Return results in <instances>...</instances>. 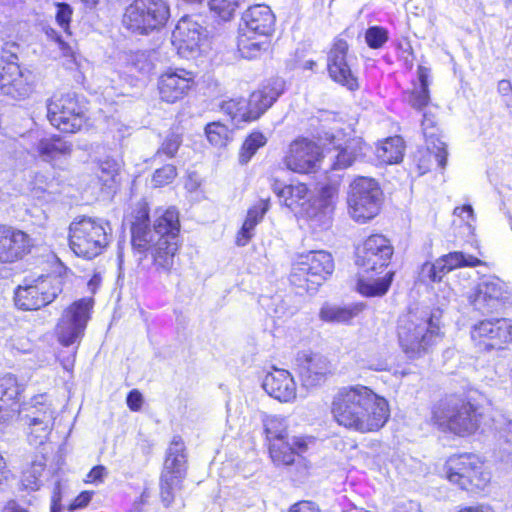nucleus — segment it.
Listing matches in <instances>:
<instances>
[{
  "mask_svg": "<svg viewBox=\"0 0 512 512\" xmlns=\"http://www.w3.org/2000/svg\"><path fill=\"white\" fill-rule=\"evenodd\" d=\"M338 195V184L328 183L321 186L317 198H313V210L315 212L313 231L327 230L332 226Z\"/></svg>",
  "mask_w": 512,
  "mask_h": 512,
  "instance_id": "nucleus-30",
  "label": "nucleus"
},
{
  "mask_svg": "<svg viewBox=\"0 0 512 512\" xmlns=\"http://www.w3.org/2000/svg\"><path fill=\"white\" fill-rule=\"evenodd\" d=\"M93 297H83L66 306L59 317L54 333L57 342L63 347L80 345L94 308Z\"/></svg>",
  "mask_w": 512,
  "mask_h": 512,
  "instance_id": "nucleus-17",
  "label": "nucleus"
},
{
  "mask_svg": "<svg viewBox=\"0 0 512 512\" xmlns=\"http://www.w3.org/2000/svg\"><path fill=\"white\" fill-rule=\"evenodd\" d=\"M272 190L280 201L282 207L287 208L301 223L313 231L315 212L313 210V196L307 183L296 181L285 185H272Z\"/></svg>",
  "mask_w": 512,
  "mask_h": 512,
  "instance_id": "nucleus-21",
  "label": "nucleus"
},
{
  "mask_svg": "<svg viewBox=\"0 0 512 512\" xmlns=\"http://www.w3.org/2000/svg\"><path fill=\"white\" fill-rule=\"evenodd\" d=\"M365 305L356 303L348 306H339L324 303L319 310V318L323 322L336 324H351L352 320L363 312Z\"/></svg>",
  "mask_w": 512,
  "mask_h": 512,
  "instance_id": "nucleus-36",
  "label": "nucleus"
},
{
  "mask_svg": "<svg viewBox=\"0 0 512 512\" xmlns=\"http://www.w3.org/2000/svg\"><path fill=\"white\" fill-rule=\"evenodd\" d=\"M188 470V453L180 435H174L165 453L159 477V495L166 507L175 500V491L183 487Z\"/></svg>",
  "mask_w": 512,
  "mask_h": 512,
  "instance_id": "nucleus-16",
  "label": "nucleus"
},
{
  "mask_svg": "<svg viewBox=\"0 0 512 512\" xmlns=\"http://www.w3.org/2000/svg\"><path fill=\"white\" fill-rule=\"evenodd\" d=\"M470 338L479 352L502 351L512 344V318H485L470 330Z\"/></svg>",
  "mask_w": 512,
  "mask_h": 512,
  "instance_id": "nucleus-18",
  "label": "nucleus"
},
{
  "mask_svg": "<svg viewBox=\"0 0 512 512\" xmlns=\"http://www.w3.org/2000/svg\"><path fill=\"white\" fill-rule=\"evenodd\" d=\"M364 40L370 49H382L389 40V31L383 26H370L364 32Z\"/></svg>",
  "mask_w": 512,
  "mask_h": 512,
  "instance_id": "nucleus-43",
  "label": "nucleus"
},
{
  "mask_svg": "<svg viewBox=\"0 0 512 512\" xmlns=\"http://www.w3.org/2000/svg\"><path fill=\"white\" fill-rule=\"evenodd\" d=\"M484 406L465 393H447L430 409V424L439 432L458 438L477 434L486 423Z\"/></svg>",
  "mask_w": 512,
  "mask_h": 512,
  "instance_id": "nucleus-4",
  "label": "nucleus"
},
{
  "mask_svg": "<svg viewBox=\"0 0 512 512\" xmlns=\"http://www.w3.org/2000/svg\"><path fill=\"white\" fill-rule=\"evenodd\" d=\"M497 92L507 107H512V83L508 79L499 80Z\"/></svg>",
  "mask_w": 512,
  "mask_h": 512,
  "instance_id": "nucleus-52",
  "label": "nucleus"
},
{
  "mask_svg": "<svg viewBox=\"0 0 512 512\" xmlns=\"http://www.w3.org/2000/svg\"><path fill=\"white\" fill-rule=\"evenodd\" d=\"M268 136L262 130L252 129L243 139L239 151L238 162L241 165L248 164L252 158L268 144Z\"/></svg>",
  "mask_w": 512,
  "mask_h": 512,
  "instance_id": "nucleus-38",
  "label": "nucleus"
},
{
  "mask_svg": "<svg viewBox=\"0 0 512 512\" xmlns=\"http://www.w3.org/2000/svg\"><path fill=\"white\" fill-rule=\"evenodd\" d=\"M352 40L348 28L334 36L325 52V67L328 78L334 84L356 93L361 88V79L350 60Z\"/></svg>",
  "mask_w": 512,
  "mask_h": 512,
  "instance_id": "nucleus-13",
  "label": "nucleus"
},
{
  "mask_svg": "<svg viewBox=\"0 0 512 512\" xmlns=\"http://www.w3.org/2000/svg\"><path fill=\"white\" fill-rule=\"evenodd\" d=\"M205 134L212 145H220L224 137V124L220 121L208 123L205 127Z\"/></svg>",
  "mask_w": 512,
  "mask_h": 512,
  "instance_id": "nucleus-50",
  "label": "nucleus"
},
{
  "mask_svg": "<svg viewBox=\"0 0 512 512\" xmlns=\"http://www.w3.org/2000/svg\"><path fill=\"white\" fill-rule=\"evenodd\" d=\"M44 32L49 40L58 44L59 48L63 51L64 54H72L71 47L62 40L60 34L54 28L47 27L44 29Z\"/></svg>",
  "mask_w": 512,
  "mask_h": 512,
  "instance_id": "nucleus-56",
  "label": "nucleus"
},
{
  "mask_svg": "<svg viewBox=\"0 0 512 512\" xmlns=\"http://www.w3.org/2000/svg\"><path fill=\"white\" fill-rule=\"evenodd\" d=\"M457 512H493L492 509L484 504H477L472 506H464L457 510Z\"/></svg>",
  "mask_w": 512,
  "mask_h": 512,
  "instance_id": "nucleus-60",
  "label": "nucleus"
},
{
  "mask_svg": "<svg viewBox=\"0 0 512 512\" xmlns=\"http://www.w3.org/2000/svg\"><path fill=\"white\" fill-rule=\"evenodd\" d=\"M182 144V135L176 132L169 133L156 151V156L174 158Z\"/></svg>",
  "mask_w": 512,
  "mask_h": 512,
  "instance_id": "nucleus-46",
  "label": "nucleus"
},
{
  "mask_svg": "<svg viewBox=\"0 0 512 512\" xmlns=\"http://www.w3.org/2000/svg\"><path fill=\"white\" fill-rule=\"evenodd\" d=\"M150 212V205L145 199L131 207V249L140 260L150 258L157 272L169 273L183 244L180 212L175 206L157 209L152 222Z\"/></svg>",
  "mask_w": 512,
  "mask_h": 512,
  "instance_id": "nucleus-1",
  "label": "nucleus"
},
{
  "mask_svg": "<svg viewBox=\"0 0 512 512\" xmlns=\"http://www.w3.org/2000/svg\"><path fill=\"white\" fill-rule=\"evenodd\" d=\"M2 512H30V511H28L26 508L22 507L16 500L11 499L5 503Z\"/></svg>",
  "mask_w": 512,
  "mask_h": 512,
  "instance_id": "nucleus-59",
  "label": "nucleus"
},
{
  "mask_svg": "<svg viewBox=\"0 0 512 512\" xmlns=\"http://www.w3.org/2000/svg\"><path fill=\"white\" fill-rule=\"evenodd\" d=\"M93 491H81L69 504V510L85 508L92 500Z\"/></svg>",
  "mask_w": 512,
  "mask_h": 512,
  "instance_id": "nucleus-53",
  "label": "nucleus"
},
{
  "mask_svg": "<svg viewBox=\"0 0 512 512\" xmlns=\"http://www.w3.org/2000/svg\"><path fill=\"white\" fill-rule=\"evenodd\" d=\"M417 74L420 87L418 89H412L408 91V103L413 109L417 111H423L431 103L428 81L429 69L419 65L417 68Z\"/></svg>",
  "mask_w": 512,
  "mask_h": 512,
  "instance_id": "nucleus-39",
  "label": "nucleus"
},
{
  "mask_svg": "<svg viewBox=\"0 0 512 512\" xmlns=\"http://www.w3.org/2000/svg\"><path fill=\"white\" fill-rule=\"evenodd\" d=\"M440 477L456 489L471 495L484 492L491 484L492 472L479 454L458 451L443 460Z\"/></svg>",
  "mask_w": 512,
  "mask_h": 512,
  "instance_id": "nucleus-6",
  "label": "nucleus"
},
{
  "mask_svg": "<svg viewBox=\"0 0 512 512\" xmlns=\"http://www.w3.org/2000/svg\"><path fill=\"white\" fill-rule=\"evenodd\" d=\"M425 142L433 144L442 142L440 139V128L436 116L431 112H424L421 122Z\"/></svg>",
  "mask_w": 512,
  "mask_h": 512,
  "instance_id": "nucleus-44",
  "label": "nucleus"
},
{
  "mask_svg": "<svg viewBox=\"0 0 512 512\" xmlns=\"http://www.w3.org/2000/svg\"><path fill=\"white\" fill-rule=\"evenodd\" d=\"M331 420L339 428L361 435L380 432L389 422V401L370 386L353 384L339 387L329 404Z\"/></svg>",
  "mask_w": 512,
  "mask_h": 512,
  "instance_id": "nucleus-2",
  "label": "nucleus"
},
{
  "mask_svg": "<svg viewBox=\"0 0 512 512\" xmlns=\"http://www.w3.org/2000/svg\"><path fill=\"white\" fill-rule=\"evenodd\" d=\"M178 175L177 168L173 164H165L156 169L152 174V184L155 188H162L174 182Z\"/></svg>",
  "mask_w": 512,
  "mask_h": 512,
  "instance_id": "nucleus-45",
  "label": "nucleus"
},
{
  "mask_svg": "<svg viewBox=\"0 0 512 512\" xmlns=\"http://www.w3.org/2000/svg\"><path fill=\"white\" fill-rule=\"evenodd\" d=\"M113 230L108 221L86 214L74 217L67 228V243L72 253L91 261L103 255L112 243Z\"/></svg>",
  "mask_w": 512,
  "mask_h": 512,
  "instance_id": "nucleus-8",
  "label": "nucleus"
},
{
  "mask_svg": "<svg viewBox=\"0 0 512 512\" xmlns=\"http://www.w3.org/2000/svg\"><path fill=\"white\" fill-rule=\"evenodd\" d=\"M120 165L113 157H105L98 161L96 176L102 189L115 188L119 182Z\"/></svg>",
  "mask_w": 512,
  "mask_h": 512,
  "instance_id": "nucleus-40",
  "label": "nucleus"
},
{
  "mask_svg": "<svg viewBox=\"0 0 512 512\" xmlns=\"http://www.w3.org/2000/svg\"><path fill=\"white\" fill-rule=\"evenodd\" d=\"M263 388L268 395L282 403L296 399L297 386L292 374L285 369L274 368L268 372L263 381Z\"/></svg>",
  "mask_w": 512,
  "mask_h": 512,
  "instance_id": "nucleus-31",
  "label": "nucleus"
},
{
  "mask_svg": "<svg viewBox=\"0 0 512 512\" xmlns=\"http://www.w3.org/2000/svg\"><path fill=\"white\" fill-rule=\"evenodd\" d=\"M73 273L65 270L59 274L40 275L34 279H24L15 287L14 305L21 311H38L56 300L63 292L66 280Z\"/></svg>",
  "mask_w": 512,
  "mask_h": 512,
  "instance_id": "nucleus-11",
  "label": "nucleus"
},
{
  "mask_svg": "<svg viewBox=\"0 0 512 512\" xmlns=\"http://www.w3.org/2000/svg\"><path fill=\"white\" fill-rule=\"evenodd\" d=\"M197 88V75L183 67H167L156 79L160 102L174 105L187 99Z\"/></svg>",
  "mask_w": 512,
  "mask_h": 512,
  "instance_id": "nucleus-19",
  "label": "nucleus"
},
{
  "mask_svg": "<svg viewBox=\"0 0 512 512\" xmlns=\"http://www.w3.org/2000/svg\"><path fill=\"white\" fill-rule=\"evenodd\" d=\"M86 104L74 91H55L46 100V119L63 134H78L91 126Z\"/></svg>",
  "mask_w": 512,
  "mask_h": 512,
  "instance_id": "nucleus-10",
  "label": "nucleus"
},
{
  "mask_svg": "<svg viewBox=\"0 0 512 512\" xmlns=\"http://www.w3.org/2000/svg\"><path fill=\"white\" fill-rule=\"evenodd\" d=\"M405 148L406 145L401 136H389L377 143V160L383 165L400 163L404 158Z\"/></svg>",
  "mask_w": 512,
  "mask_h": 512,
  "instance_id": "nucleus-37",
  "label": "nucleus"
},
{
  "mask_svg": "<svg viewBox=\"0 0 512 512\" xmlns=\"http://www.w3.org/2000/svg\"><path fill=\"white\" fill-rule=\"evenodd\" d=\"M448 272L460 268H474L478 266H487V263L473 255H465L462 251H453L440 256Z\"/></svg>",
  "mask_w": 512,
  "mask_h": 512,
  "instance_id": "nucleus-41",
  "label": "nucleus"
},
{
  "mask_svg": "<svg viewBox=\"0 0 512 512\" xmlns=\"http://www.w3.org/2000/svg\"><path fill=\"white\" fill-rule=\"evenodd\" d=\"M270 198L261 199L257 204L253 205L247 211L246 219L244 220L248 226L254 228L262 221L266 212L270 209Z\"/></svg>",
  "mask_w": 512,
  "mask_h": 512,
  "instance_id": "nucleus-49",
  "label": "nucleus"
},
{
  "mask_svg": "<svg viewBox=\"0 0 512 512\" xmlns=\"http://www.w3.org/2000/svg\"><path fill=\"white\" fill-rule=\"evenodd\" d=\"M61 500H62L61 490L59 487H57L51 497L50 512H60L61 511Z\"/></svg>",
  "mask_w": 512,
  "mask_h": 512,
  "instance_id": "nucleus-58",
  "label": "nucleus"
},
{
  "mask_svg": "<svg viewBox=\"0 0 512 512\" xmlns=\"http://www.w3.org/2000/svg\"><path fill=\"white\" fill-rule=\"evenodd\" d=\"M33 247L31 237L24 231L0 225V264L22 260Z\"/></svg>",
  "mask_w": 512,
  "mask_h": 512,
  "instance_id": "nucleus-26",
  "label": "nucleus"
},
{
  "mask_svg": "<svg viewBox=\"0 0 512 512\" xmlns=\"http://www.w3.org/2000/svg\"><path fill=\"white\" fill-rule=\"evenodd\" d=\"M262 424L264 445L275 467H308L305 454L308 452L312 437L291 435L288 420L281 415H267L263 418Z\"/></svg>",
  "mask_w": 512,
  "mask_h": 512,
  "instance_id": "nucleus-5",
  "label": "nucleus"
},
{
  "mask_svg": "<svg viewBox=\"0 0 512 512\" xmlns=\"http://www.w3.org/2000/svg\"><path fill=\"white\" fill-rule=\"evenodd\" d=\"M299 375L309 387L320 385L330 373L327 360L314 353H304L298 357Z\"/></svg>",
  "mask_w": 512,
  "mask_h": 512,
  "instance_id": "nucleus-32",
  "label": "nucleus"
},
{
  "mask_svg": "<svg viewBox=\"0 0 512 512\" xmlns=\"http://www.w3.org/2000/svg\"><path fill=\"white\" fill-rule=\"evenodd\" d=\"M421 270L431 283L441 282L444 276L449 273L440 257L435 262L427 261L423 263Z\"/></svg>",
  "mask_w": 512,
  "mask_h": 512,
  "instance_id": "nucleus-48",
  "label": "nucleus"
},
{
  "mask_svg": "<svg viewBox=\"0 0 512 512\" xmlns=\"http://www.w3.org/2000/svg\"><path fill=\"white\" fill-rule=\"evenodd\" d=\"M384 193L379 182L367 176H356L349 184L347 210L359 224H366L377 217L383 206Z\"/></svg>",
  "mask_w": 512,
  "mask_h": 512,
  "instance_id": "nucleus-15",
  "label": "nucleus"
},
{
  "mask_svg": "<svg viewBox=\"0 0 512 512\" xmlns=\"http://www.w3.org/2000/svg\"><path fill=\"white\" fill-rule=\"evenodd\" d=\"M55 20L59 27L67 35H71V22L73 17V8L66 2H57L55 4Z\"/></svg>",
  "mask_w": 512,
  "mask_h": 512,
  "instance_id": "nucleus-47",
  "label": "nucleus"
},
{
  "mask_svg": "<svg viewBox=\"0 0 512 512\" xmlns=\"http://www.w3.org/2000/svg\"><path fill=\"white\" fill-rule=\"evenodd\" d=\"M25 386L13 374L0 377V422L19 417L24 404Z\"/></svg>",
  "mask_w": 512,
  "mask_h": 512,
  "instance_id": "nucleus-27",
  "label": "nucleus"
},
{
  "mask_svg": "<svg viewBox=\"0 0 512 512\" xmlns=\"http://www.w3.org/2000/svg\"><path fill=\"white\" fill-rule=\"evenodd\" d=\"M17 57H0V90L1 92L17 101L29 98L36 87L35 75L22 70L17 63Z\"/></svg>",
  "mask_w": 512,
  "mask_h": 512,
  "instance_id": "nucleus-22",
  "label": "nucleus"
},
{
  "mask_svg": "<svg viewBox=\"0 0 512 512\" xmlns=\"http://www.w3.org/2000/svg\"><path fill=\"white\" fill-rule=\"evenodd\" d=\"M45 470V464L42 462H32L21 476V484L25 490L37 491L42 486V475Z\"/></svg>",
  "mask_w": 512,
  "mask_h": 512,
  "instance_id": "nucleus-42",
  "label": "nucleus"
},
{
  "mask_svg": "<svg viewBox=\"0 0 512 512\" xmlns=\"http://www.w3.org/2000/svg\"><path fill=\"white\" fill-rule=\"evenodd\" d=\"M447 147L444 142H425L413 154L411 167L418 176L443 170L447 164Z\"/></svg>",
  "mask_w": 512,
  "mask_h": 512,
  "instance_id": "nucleus-28",
  "label": "nucleus"
},
{
  "mask_svg": "<svg viewBox=\"0 0 512 512\" xmlns=\"http://www.w3.org/2000/svg\"><path fill=\"white\" fill-rule=\"evenodd\" d=\"M398 344L409 359H419L428 354L443 338L440 326L432 315L409 309L399 315L396 324Z\"/></svg>",
  "mask_w": 512,
  "mask_h": 512,
  "instance_id": "nucleus-7",
  "label": "nucleus"
},
{
  "mask_svg": "<svg viewBox=\"0 0 512 512\" xmlns=\"http://www.w3.org/2000/svg\"><path fill=\"white\" fill-rule=\"evenodd\" d=\"M100 282H101L100 275L94 274L88 281V286L92 287V291L94 292L95 288H97L99 286Z\"/></svg>",
  "mask_w": 512,
  "mask_h": 512,
  "instance_id": "nucleus-63",
  "label": "nucleus"
},
{
  "mask_svg": "<svg viewBox=\"0 0 512 512\" xmlns=\"http://www.w3.org/2000/svg\"><path fill=\"white\" fill-rule=\"evenodd\" d=\"M30 414L20 415L18 419L27 427V437L30 443L42 445L50 434V422L54 410L46 393L31 398Z\"/></svg>",
  "mask_w": 512,
  "mask_h": 512,
  "instance_id": "nucleus-24",
  "label": "nucleus"
},
{
  "mask_svg": "<svg viewBox=\"0 0 512 512\" xmlns=\"http://www.w3.org/2000/svg\"><path fill=\"white\" fill-rule=\"evenodd\" d=\"M330 141L337 151L331 164L333 170L348 169L366 155V142L352 131L338 129L331 134Z\"/></svg>",
  "mask_w": 512,
  "mask_h": 512,
  "instance_id": "nucleus-25",
  "label": "nucleus"
},
{
  "mask_svg": "<svg viewBox=\"0 0 512 512\" xmlns=\"http://www.w3.org/2000/svg\"><path fill=\"white\" fill-rule=\"evenodd\" d=\"M287 512H321L319 506L310 500H300L292 504Z\"/></svg>",
  "mask_w": 512,
  "mask_h": 512,
  "instance_id": "nucleus-54",
  "label": "nucleus"
},
{
  "mask_svg": "<svg viewBox=\"0 0 512 512\" xmlns=\"http://www.w3.org/2000/svg\"><path fill=\"white\" fill-rule=\"evenodd\" d=\"M240 25L264 37L270 36L275 27V15L271 8L264 4H256L248 7L242 15Z\"/></svg>",
  "mask_w": 512,
  "mask_h": 512,
  "instance_id": "nucleus-33",
  "label": "nucleus"
},
{
  "mask_svg": "<svg viewBox=\"0 0 512 512\" xmlns=\"http://www.w3.org/2000/svg\"><path fill=\"white\" fill-rule=\"evenodd\" d=\"M244 0H226V9H229L231 12L239 7Z\"/></svg>",
  "mask_w": 512,
  "mask_h": 512,
  "instance_id": "nucleus-64",
  "label": "nucleus"
},
{
  "mask_svg": "<svg viewBox=\"0 0 512 512\" xmlns=\"http://www.w3.org/2000/svg\"><path fill=\"white\" fill-rule=\"evenodd\" d=\"M324 157V151L316 141L306 136H297L289 142L282 163L295 174L308 175L318 171Z\"/></svg>",
  "mask_w": 512,
  "mask_h": 512,
  "instance_id": "nucleus-20",
  "label": "nucleus"
},
{
  "mask_svg": "<svg viewBox=\"0 0 512 512\" xmlns=\"http://www.w3.org/2000/svg\"><path fill=\"white\" fill-rule=\"evenodd\" d=\"M509 298L507 284L500 277L489 275L479 279L469 294L468 301L476 310L491 313L504 307Z\"/></svg>",
  "mask_w": 512,
  "mask_h": 512,
  "instance_id": "nucleus-23",
  "label": "nucleus"
},
{
  "mask_svg": "<svg viewBox=\"0 0 512 512\" xmlns=\"http://www.w3.org/2000/svg\"><path fill=\"white\" fill-rule=\"evenodd\" d=\"M170 16L167 0H131L123 10L121 24L131 34L147 36L163 29Z\"/></svg>",
  "mask_w": 512,
  "mask_h": 512,
  "instance_id": "nucleus-14",
  "label": "nucleus"
},
{
  "mask_svg": "<svg viewBox=\"0 0 512 512\" xmlns=\"http://www.w3.org/2000/svg\"><path fill=\"white\" fill-rule=\"evenodd\" d=\"M106 474V468L103 465H96L86 474L84 482L86 484L101 483Z\"/></svg>",
  "mask_w": 512,
  "mask_h": 512,
  "instance_id": "nucleus-55",
  "label": "nucleus"
},
{
  "mask_svg": "<svg viewBox=\"0 0 512 512\" xmlns=\"http://www.w3.org/2000/svg\"><path fill=\"white\" fill-rule=\"evenodd\" d=\"M253 226H248L244 221L241 229L238 231L236 235L235 242L238 246H245L249 243L251 238L253 237Z\"/></svg>",
  "mask_w": 512,
  "mask_h": 512,
  "instance_id": "nucleus-57",
  "label": "nucleus"
},
{
  "mask_svg": "<svg viewBox=\"0 0 512 512\" xmlns=\"http://www.w3.org/2000/svg\"><path fill=\"white\" fill-rule=\"evenodd\" d=\"M203 40L201 27L187 17H182L172 31V45L184 58L198 53Z\"/></svg>",
  "mask_w": 512,
  "mask_h": 512,
  "instance_id": "nucleus-29",
  "label": "nucleus"
},
{
  "mask_svg": "<svg viewBox=\"0 0 512 512\" xmlns=\"http://www.w3.org/2000/svg\"><path fill=\"white\" fill-rule=\"evenodd\" d=\"M143 395L138 389H132L126 396V404L130 411L138 412L143 406Z\"/></svg>",
  "mask_w": 512,
  "mask_h": 512,
  "instance_id": "nucleus-51",
  "label": "nucleus"
},
{
  "mask_svg": "<svg viewBox=\"0 0 512 512\" xmlns=\"http://www.w3.org/2000/svg\"><path fill=\"white\" fill-rule=\"evenodd\" d=\"M332 254L326 250H310L298 253L291 264L290 284L304 292H316L333 274Z\"/></svg>",
  "mask_w": 512,
  "mask_h": 512,
  "instance_id": "nucleus-12",
  "label": "nucleus"
},
{
  "mask_svg": "<svg viewBox=\"0 0 512 512\" xmlns=\"http://www.w3.org/2000/svg\"><path fill=\"white\" fill-rule=\"evenodd\" d=\"M395 255L393 241L381 232H372L356 246L354 263L358 268L356 290L364 297L385 295L396 275L390 266Z\"/></svg>",
  "mask_w": 512,
  "mask_h": 512,
  "instance_id": "nucleus-3",
  "label": "nucleus"
},
{
  "mask_svg": "<svg viewBox=\"0 0 512 512\" xmlns=\"http://www.w3.org/2000/svg\"><path fill=\"white\" fill-rule=\"evenodd\" d=\"M73 145L59 134H53L38 142L37 153L46 162L54 164L57 160L71 156Z\"/></svg>",
  "mask_w": 512,
  "mask_h": 512,
  "instance_id": "nucleus-35",
  "label": "nucleus"
},
{
  "mask_svg": "<svg viewBox=\"0 0 512 512\" xmlns=\"http://www.w3.org/2000/svg\"><path fill=\"white\" fill-rule=\"evenodd\" d=\"M463 213H466L469 217L473 216V208L469 204H464L461 206H458L454 209V214L456 215H462Z\"/></svg>",
  "mask_w": 512,
  "mask_h": 512,
  "instance_id": "nucleus-62",
  "label": "nucleus"
},
{
  "mask_svg": "<svg viewBox=\"0 0 512 512\" xmlns=\"http://www.w3.org/2000/svg\"><path fill=\"white\" fill-rule=\"evenodd\" d=\"M270 47V41L239 25L236 36V50L240 57L247 60L260 58Z\"/></svg>",
  "mask_w": 512,
  "mask_h": 512,
  "instance_id": "nucleus-34",
  "label": "nucleus"
},
{
  "mask_svg": "<svg viewBox=\"0 0 512 512\" xmlns=\"http://www.w3.org/2000/svg\"><path fill=\"white\" fill-rule=\"evenodd\" d=\"M286 91V81L279 76L265 79L247 98L233 97L226 101V114L233 124L258 121Z\"/></svg>",
  "mask_w": 512,
  "mask_h": 512,
  "instance_id": "nucleus-9",
  "label": "nucleus"
},
{
  "mask_svg": "<svg viewBox=\"0 0 512 512\" xmlns=\"http://www.w3.org/2000/svg\"><path fill=\"white\" fill-rule=\"evenodd\" d=\"M208 5L216 14L220 15L224 11V0H208Z\"/></svg>",
  "mask_w": 512,
  "mask_h": 512,
  "instance_id": "nucleus-61",
  "label": "nucleus"
}]
</instances>
